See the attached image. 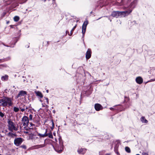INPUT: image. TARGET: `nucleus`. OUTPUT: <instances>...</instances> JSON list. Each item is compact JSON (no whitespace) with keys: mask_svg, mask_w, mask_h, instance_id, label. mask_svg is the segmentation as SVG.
I'll use <instances>...</instances> for the list:
<instances>
[{"mask_svg":"<svg viewBox=\"0 0 155 155\" xmlns=\"http://www.w3.org/2000/svg\"><path fill=\"white\" fill-rule=\"evenodd\" d=\"M123 1V0H120V1H119V0H117V3L118 4H117V5H122L121 3Z\"/></svg>","mask_w":155,"mask_h":155,"instance_id":"nucleus-24","label":"nucleus"},{"mask_svg":"<svg viewBox=\"0 0 155 155\" xmlns=\"http://www.w3.org/2000/svg\"><path fill=\"white\" fill-rule=\"evenodd\" d=\"M91 51L90 49H88L86 52V58L87 59H89L91 56Z\"/></svg>","mask_w":155,"mask_h":155,"instance_id":"nucleus-10","label":"nucleus"},{"mask_svg":"<svg viewBox=\"0 0 155 155\" xmlns=\"http://www.w3.org/2000/svg\"><path fill=\"white\" fill-rule=\"evenodd\" d=\"M45 146V144H41V145H37L36 146H35V148L38 149L40 147H44Z\"/></svg>","mask_w":155,"mask_h":155,"instance_id":"nucleus-17","label":"nucleus"},{"mask_svg":"<svg viewBox=\"0 0 155 155\" xmlns=\"http://www.w3.org/2000/svg\"><path fill=\"white\" fill-rule=\"evenodd\" d=\"M111 15L113 17L118 18L121 15V12L113 11L112 12Z\"/></svg>","mask_w":155,"mask_h":155,"instance_id":"nucleus-6","label":"nucleus"},{"mask_svg":"<svg viewBox=\"0 0 155 155\" xmlns=\"http://www.w3.org/2000/svg\"><path fill=\"white\" fill-rule=\"evenodd\" d=\"M27 94V92L25 91H21L16 96V98H18L22 96H25Z\"/></svg>","mask_w":155,"mask_h":155,"instance_id":"nucleus-8","label":"nucleus"},{"mask_svg":"<svg viewBox=\"0 0 155 155\" xmlns=\"http://www.w3.org/2000/svg\"><path fill=\"white\" fill-rule=\"evenodd\" d=\"M19 19V18L18 16H15L14 18V20L15 21H18Z\"/></svg>","mask_w":155,"mask_h":155,"instance_id":"nucleus-19","label":"nucleus"},{"mask_svg":"<svg viewBox=\"0 0 155 155\" xmlns=\"http://www.w3.org/2000/svg\"><path fill=\"white\" fill-rule=\"evenodd\" d=\"M133 2H132V3H131V5H132V4H133Z\"/></svg>","mask_w":155,"mask_h":155,"instance_id":"nucleus-41","label":"nucleus"},{"mask_svg":"<svg viewBox=\"0 0 155 155\" xmlns=\"http://www.w3.org/2000/svg\"><path fill=\"white\" fill-rule=\"evenodd\" d=\"M19 3L20 4L26 2L25 0H19Z\"/></svg>","mask_w":155,"mask_h":155,"instance_id":"nucleus-27","label":"nucleus"},{"mask_svg":"<svg viewBox=\"0 0 155 155\" xmlns=\"http://www.w3.org/2000/svg\"><path fill=\"white\" fill-rule=\"evenodd\" d=\"M21 109V111H22V112H23L25 111V109L24 108H22V109H21V108H20Z\"/></svg>","mask_w":155,"mask_h":155,"instance_id":"nucleus-33","label":"nucleus"},{"mask_svg":"<svg viewBox=\"0 0 155 155\" xmlns=\"http://www.w3.org/2000/svg\"><path fill=\"white\" fill-rule=\"evenodd\" d=\"M76 27V25L73 28H72V30L71 31V32L69 33L68 31H66V34H67V33H68V35L69 36H71L73 34V32L74 30L75 29Z\"/></svg>","mask_w":155,"mask_h":155,"instance_id":"nucleus-13","label":"nucleus"},{"mask_svg":"<svg viewBox=\"0 0 155 155\" xmlns=\"http://www.w3.org/2000/svg\"><path fill=\"white\" fill-rule=\"evenodd\" d=\"M113 108H112V107H111V108H110V110H113Z\"/></svg>","mask_w":155,"mask_h":155,"instance_id":"nucleus-36","label":"nucleus"},{"mask_svg":"<svg viewBox=\"0 0 155 155\" xmlns=\"http://www.w3.org/2000/svg\"><path fill=\"white\" fill-rule=\"evenodd\" d=\"M36 95L40 98H41L43 97V95L42 94L40 91H35V92Z\"/></svg>","mask_w":155,"mask_h":155,"instance_id":"nucleus-14","label":"nucleus"},{"mask_svg":"<svg viewBox=\"0 0 155 155\" xmlns=\"http://www.w3.org/2000/svg\"><path fill=\"white\" fill-rule=\"evenodd\" d=\"M140 120L143 123H148V121L145 118V117H142Z\"/></svg>","mask_w":155,"mask_h":155,"instance_id":"nucleus-15","label":"nucleus"},{"mask_svg":"<svg viewBox=\"0 0 155 155\" xmlns=\"http://www.w3.org/2000/svg\"><path fill=\"white\" fill-rule=\"evenodd\" d=\"M0 106L4 107L3 98L2 99H0Z\"/></svg>","mask_w":155,"mask_h":155,"instance_id":"nucleus-21","label":"nucleus"},{"mask_svg":"<svg viewBox=\"0 0 155 155\" xmlns=\"http://www.w3.org/2000/svg\"><path fill=\"white\" fill-rule=\"evenodd\" d=\"M132 9H130L127 11L121 12V15H123L124 16L128 15L132 12Z\"/></svg>","mask_w":155,"mask_h":155,"instance_id":"nucleus-9","label":"nucleus"},{"mask_svg":"<svg viewBox=\"0 0 155 155\" xmlns=\"http://www.w3.org/2000/svg\"><path fill=\"white\" fill-rule=\"evenodd\" d=\"M142 155H148V154L147 153L143 152L142 153Z\"/></svg>","mask_w":155,"mask_h":155,"instance_id":"nucleus-31","label":"nucleus"},{"mask_svg":"<svg viewBox=\"0 0 155 155\" xmlns=\"http://www.w3.org/2000/svg\"><path fill=\"white\" fill-rule=\"evenodd\" d=\"M86 150L85 149L81 148L79 149L78 152L79 154H84L85 153Z\"/></svg>","mask_w":155,"mask_h":155,"instance_id":"nucleus-12","label":"nucleus"},{"mask_svg":"<svg viewBox=\"0 0 155 155\" xmlns=\"http://www.w3.org/2000/svg\"><path fill=\"white\" fill-rule=\"evenodd\" d=\"M20 147L24 149H26V147L24 145H21Z\"/></svg>","mask_w":155,"mask_h":155,"instance_id":"nucleus-26","label":"nucleus"},{"mask_svg":"<svg viewBox=\"0 0 155 155\" xmlns=\"http://www.w3.org/2000/svg\"><path fill=\"white\" fill-rule=\"evenodd\" d=\"M105 155H110V154L107 153Z\"/></svg>","mask_w":155,"mask_h":155,"instance_id":"nucleus-37","label":"nucleus"},{"mask_svg":"<svg viewBox=\"0 0 155 155\" xmlns=\"http://www.w3.org/2000/svg\"><path fill=\"white\" fill-rule=\"evenodd\" d=\"M2 61V60L1 59H0V61Z\"/></svg>","mask_w":155,"mask_h":155,"instance_id":"nucleus-45","label":"nucleus"},{"mask_svg":"<svg viewBox=\"0 0 155 155\" xmlns=\"http://www.w3.org/2000/svg\"><path fill=\"white\" fill-rule=\"evenodd\" d=\"M139 155V154H137V155Z\"/></svg>","mask_w":155,"mask_h":155,"instance_id":"nucleus-43","label":"nucleus"},{"mask_svg":"<svg viewBox=\"0 0 155 155\" xmlns=\"http://www.w3.org/2000/svg\"><path fill=\"white\" fill-rule=\"evenodd\" d=\"M8 135L11 136H13L15 135L11 132H9L8 133Z\"/></svg>","mask_w":155,"mask_h":155,"instance_id":"nucleus-29","label":"nucleus"},{"mask_svg":"<svg viewBox=\"0 0 155 155\" xmlns=\"http://www.w3.org/2000/svg\"><path fill=\"white\" fill-rule=\"evenodd\" d=\"M8 76L7 75L3 76L2 77V80L3 81H6L8 79Z\"/></svg>","mask_w":155,"mask_h":155,"instance_id":"nucleus-16","label":"nucleus"},{"mask_svg":"<svg viewBox=\"0 0 155 155\" xmlns=\"http://www.w3.org/2000/svg\"><path fill=\"white\" fill-rule=\"evenodd\" d=\"M28 133V132H26V133Z\"/></svg>","mask_w":155,"mask_h":155,"instance_id":"nucleus-47","label":"nucleus"},{"mask_svg":"<svg viewBox=\"0 0 155 155\" xmlns=\"http://www.w3.org/2000/svg\"><path fill=\"white\" fill-rule=\"evenodd\" d=\"M128 0L130 2V1H131V0Z\"/></svg>","mask_w":155,"mask_h":155,"instance_id":"nucleus-44","label":"nucleus"},{"mask_svg":"<svg viewBox=\"0 0 155 155\" xmlns=\"http://www.w3.org/2000/svg\"><path fill=\"white\" fill-rule=\"evenodd\" d=\"M3 101L4 107L8 105V106H11L13 104L12 100L10 98L5 97L3 98Z\"/></svg>","mask_w":155,"mask_h":155,"instance_id":"nucleus-1","label":"nucleus"},{"mask_svg":"<svg viewBox=\"0 0 155 155\" xmlns=\"http://www.w3.org/2000/svg\"><path fill=\"white\" fill-rule=\"evenodd\" d=\"M30 125H31V126H32V125H33L32 124V123H30Z\"/></svg>","mask_w":155,"mask_h":155,"instance_id":"nucleus-38","label":"nucleus"},{"mask_svg":"<svg viewBox=\"0 0 155 155\" xmlns=\"http://www.w3.org/2000/svg\"><path fill=\"white\" fill-rule=\"evenodd\" d=\"M136 81L137 83L140 84L143 83V80L141 77H138L136 78Z\"/></svg>","mask_w":155,"mask_h":155,"instance_id":"nucleus-11","label":"nucleus"},{"mask_svg":"<svg viewBox=\"0 0 155 155\" xmlns=\"http://www.w3.org/2000/svg\"><path fill=\"white\" fill-rule=\"evenodd\" d=\"M46 91H47V93H48V90H47Z\"/></svg>","mask_w":155,"mask_h":155,"instance_id":"nucleus-39","label":"nucleus"},{"mask_svg":"<svg viewBox=\"0 0 155 155\" xmlns=\"http://www.w3.org/2000/svg\"><path fill=\"white\" fill-rule=\"evenodd\" d=\"M8 123L9 130L12 131L13 130H17V129L15 127L14 123L12 121L9 120L8 121Z\"/></svg>","mask_w":155,"mask_h":155,"instance_id":"nucleus-2","label":"nucleus"},{"mask_svg":"<svg viewBox=\"0 0 155 155\" xmlns=\"http://www.w3.org/2000/svg\"><path fill=\"white\" fill-rule=\"evenodd\" d=\"M94 108L96 110L99 111L103 109V107L99 104H96L94 105Z\"/></svg>","mask_w":155,"mask_h":155,"instance_id":"nucleus-7","label":"nucleus"},{"mask_svg":"<svg viewBox=\"0 0 155 155\" xmlns=\"http://www.w3.org/2000/svg\"><path fill=\"white\" fill-rule=\"evenodd\" d=\"M4 67H6V65L5 64H2L0 65Z\"/></svg>","mask_w":155,"mask_h":155,"instance_id":"nucleus-34","label":"nucleus"},{"mask_svg":"<svg viewBox=\"0 0 155 155\" xmlns=\"http://www.w3.org/2000/svg\"><path fill=\"white\" fill-rule=\"evenodd\" d=\"M88 23V21L87 20H86L85 21L82 26V33L83 34V36H84L86 31V30L87 27V26Z\"/></svg>","mask_w":155,"mask_h":155,"instance_id":"nucleus-4","label":"nucleus"},{"mask_svg":"<svg viewBox=\"0 0 155 155\" xmlns=\"http://www.w3.org/2000/svg\"><path fill=\"white\" fill-rule=\"evenodd\" d=\"M47 136H48V137L50 138H53V137L51 133H49L48 134H47Z\"/></svg>","mask_w":155,"mask_h":155,"instance_id":"nucleus-23","label":"nucleus"},{"mask_svg":"<svg viewBox=\"0 0 155 155\" xmlns=\"http://www.w3.org/2000/svg\"><path fill=\"white\" fill-rule=\"evenodd\" d=\"M30 135L32 136H33L34 135V134H30Z\"/></svg>","mask_w":155,"mask_h":155,"instance_id":"nucleus-35","label":"nucleus"},{"mask_svg":"<svg viewBox=\"0 0 155 155\" xmlns=\"http://www.w3.org/2000/svg\"><path fill=\"white\" fill-rule=\"evenodd\" d=\"M125 150L128 153H130V150L129 147H126L125 148Z\"/></svg>","mask_w":155,"mask_h":155,"instance_id":"nucleus-20","label":"nucleus"},{"mask_svg":"<svg viewBox=\"0 0 155 155\" xmlns=\"http://www.w3.org/2000/svg\"><path fill=\"white\" fill-rule=\"evenodd\" d=\"M52 124H53V125H54V123H53V122H52Z\"/></svg>","mask_w":155,"mask_h":155,"instance_id":"nucleus-40","label":"nucleus"},{"mask_svg":"<svg viewBox=\"0 0 155 155\" xmlns=\"http://www.w3.org/2000/svg\"><path fill=\"white\" fill-rule=\"evenodd\" d=\"M48 107V106L47 105H46V107Z\"/></svg>","mask_w":155,"mask_h":155,"instance_id":"nucleus-42","label":"nucleus"},{"mask_svg":"<svg viewBox=\"0 0 155 155\" xmlns=\"http://www.w3.org/2000/svg\"><path fill=\"white\" fill-rule=\"evenodd\" d=\"M28 109V108H27V107L26 108V109Z\"/></svg>","mask_w":155,"mask_h":155,"instance_id":"nucleus-46","label":"nucleus"},{"mask_svg":"<svg viewBox=\"0 0 155 155\" xmlns=\"http://www.w3.org/2000/svg\"><path fill=\"white\" fill-rule=\"evenodd\" d=\"M32 118H33L32 115L31 114H30L29 116V119L30 120H32Z\"/></svg>","mask_w":155,"mask_h":155,"instance_id":"nucleus-28","label":"nucleus"},{"mask_svg":"<svg viewBox=\"0 0 155 155\" xmlns=\"http://www.w3.org/2000/svg\"><path fill=\"white\" fill-rule=\"evenodd\" d=\"M5 115V114L0 111V116L1 117H3Z\"/></svg>","mask_w":155,"mask_h":155,"instance_id":"nucleus-25","label":"nucleus"},{"mask_svg":"<svg viewBox=\"0 0 155 155\" xmlns=\"http://www.w3.org/2000/svg\"><path fill=\"white\" fill-rule=\"evenodd\" d=\"M56 150L58 153H61V152L62 151V150Z\"/></svg>","mask_w":155,"mask_h":155,"instance_id":"nucleus-32","label":"nucleus"},{"mask_svg":"<svg viewBox=\"0 0 155 155\" xmlns=\"http://www.w3.org/2000/svg\"><path fill=\"white\" fill-rule=\"evenodd\" d=\"M46 132L44 134H38V135H39V136L42 137H44L47 136V130L46 129Z\"/></svg>","mask_w":155,"mask_h":155,"instance_id":"nucleus-18","label":"nucleus"},{"mask_svg":"<svg viewBox=\"0 0 155 155\" xmlns=\"http://www.w3.org/2000/svg\"><path fill=\"white\" fill-rule=\"evenodd\" d=\"M45 100L46 101V102L47 104H48V99L47 98H45Z\"/></svg>","mask_w":155,"mask_h":155,"instance_id":"nucleus-30","label":"nucleus"},{"mask_svg":"<svg viewBox=\"0 0 155 155\" xmlns=\"http://www.w3.org/2000/svg\"><path fill=\"white\" fill-rule=\"evenodd\" d=\"M22 121L23 123V126H27L28 125L29 120L28 117H27L26 116H24L22 118Z\"/></svg>","mask_w":155,"mask_h":155,"instance_id":"nucleus-5","label":"nucleus"},{"mask_svg":"<svg viewBox=\"0 0 155 155\" xmlns=\"http://www.w3.org/2000/svg\"><path fill=\"white\" fill-rule=\"evenodd\" d=\"M23 141V139L21 138H17L14 140V143L16 146H19L21 145Z\"/></svg>","mask_w":155,"mask_h":155,"instance_id":"nucleus-3","label":"nucleus"},{"mask_svg":"<svg viewBox=\"0 0 155 155\" xmlns=\"http://www.w3.org/2000/svg\"><path fill=\"white\" fill-rule=\"evenodd\" d=\"M19 110V109L18 108L15 107H13V110L15 112H18Z\"/></svg>","mask_w":155,"mask_h":155,"instance_id":"nucleus-22","label":"nucleus"}]
</instances>
